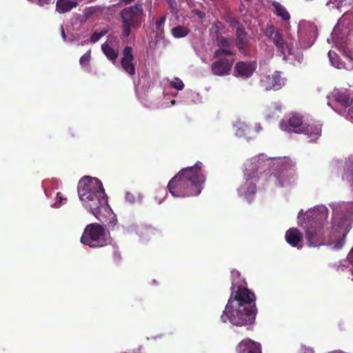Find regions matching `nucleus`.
Returning <instances> with one entry per match:
<instances>
[{
    "instance_id": "obj_1",
    "label": "nucleus",
    "mask_w": 353,
    "mask_h": 353,
    "mask_svg": "<svg viewBox=\"0 0 353 353\" xmlns=\"http://www.w3.org/2000/svg\"><path fill=\"white\" fill-rule=\"evenodd\" d=\"M332 210V226L328 239L324 236L323 223L327 218L328 209L323 205L310 208V247L326 245L333 250H340L352 228L353 202H334Z\"/></svg>"
},
{
    "instance_id": "obj_2",
    "label": "nucleus",
    "mask_w": 353,
    "mask_h": 353,
    "mask_svg": "<svg viewBox=\"0 0 353 353\" xmlns=\"http://www.w3.org/2000/svg\"><path fill=\"white\" fill-rule=\"evenodd\" d=\"M231 294L225 305L221 319H228L232 325L243 326L254 323L257 309L256 296L247 287L233 282L230 288Z\"/></svg>"
},
{
    "instance_id": "obj_3",
    "label": "nucleus",
    "mask_w": 353,
    "mask_h": 353,
    "mask_svg": "<svg viewBox=\"0 0 353 353\" xmlns=\"http://www.w3.org/2000/svg\"><path fill=\"white\" fill-rule=\"evenodd\" d=\"M77 189L84 208L103 222L105 219L104 212L108 208V198L102 182L97 178L85 176L79 180Z\"/></svg>"
},
{
    "instance_id": "obj_4",
    "label": "nucleus",
    "mask_w": 353,
    "mask_h": 353,
    "mask_svg": "<svg viewBox=\"0 0 353 353\" xmlns=\"http://www.w3.org/2000/svg\"><path fill=\"white\" fill-rule=\"evenodd\" d=\"M205 176L202 172V163L181 169L168 182V189L174 197L199 195L204 187Z\"/></svg>"
},
{
    "instance_id": "obj_5",
    "label": "nucleus",
    "mask_w": 353,
    "mask_h": 353,
    "mask_svg": "<svg viewBox=\"0 0 353 353\" xmlns=\"http://www.w3.org/2000/svg\"><path fill=\"white\" fill-rule=\"evenodd\" d=\"M121 22V38H128L131 34L132 29H138L141 26L144 19L142 3H136L124 8L119 12Z\"/></svg>"
},
{
    "instance_id": "obj_6",
    "label": "nucleus",
    "mask_w": 353,
    "mask_h": 353,
    "mask_svg": "<svg viewBox=\"0 0 353 353\" xmlns=\"http://www.w3.org/2000/svg\"><path fill=\"white\" fill-rule=\"evenodd\" d=\"M80 241L84 245L97 248L110 244L112 238L109 231L104 226L99 223H94L85 226Z\"/></svg>"
},
{
    "instance_id": "obj_7",
    "label": "nucleus",
    "mask_w": 353,
    "mask_h": 353,
    "mask_svg": "<svg viewBox=\"0 0 353 353\" xmlns=\"http://www.w3.org/2000/svg\"><path fill=\"white\" fill-rule=\"evenodd\" d=\"M235 53L229 49L218 48L213 52V58L216 61L210 65L211 72L216 76H227L232 71L234 63L233 59H228L224 56H234Z\"/></svg>"
},
{
    "instance_id": "obj_8",
    "label": "nucleus",
    "mask_w": 353,
    "mask_h": 353,
    "mask_svg": "<svg viewBox=\"0 0 353 353\" xmlns=\"http://www.w3.org/2000/svg\"><path fill=\"white\" fill-rule=\"evenodd\" d=\"M332 99L342 108L339 113L347 119L353 122V107L351 105L352 99L349 97L346 91L334 90L332 93Z\"/></svg>"
},
{
    "instance_id": "obj_9",
    "label": "nucleus",
    "mask_w": 353,
    "mask_h": 353,
    "mask_svg": "<svg viewBox=\"0 0 353 353\" xmlns=\"http://www.w3.org/2000/svg\"><path fill=\"white\" fill-rule=\"evenodd\" d=\"M235 46L244 57L251 54V43L244 26H239L236 30Z\"/></svg>"
},
{
    "instance_id": "obj_10",
    "label": "nucleus",
    "mask_w": 353,
    "mask_h": 353,
    "mask_svg": "<svg viewBox=\"0 0 353 353\" xmlns=\"http://www.w3.org/2000/svg\"><path fill=\"white\" fill-rule=\"evenodd\" d=\"M285 84V79L281 77L279 71H274L271 75L263 76L259 82L261 89L265 91L278 90Z\"/></svg>"
},
{
    "instance_id": "obj_11",
    "label": "nucleus",
    "mask_w": 353,
    "mask_h": 353,
    "mask_svg": "<svg viewBox=\"0 0 353 353\" xmlns=\"http://www.w3.org/2000/svg\"><path fill=\"white\" fill-rule=\"evenodd\" d=\"M256 68V61H238L234 68V76L237 78L248 79L253 75Z\"/></svg>"
},
{
    "instance_id": "obj_12",
    "label": "nucleus",
    "mask_w": 353,
    "mask_h": 353,
    "mask_svg": "<svg viewBox=\"0 0 353 353\" xmlns=\"http://www.w3.org/2000/svg\"><path fill=\"white\" fill-rule=\"evenodd\" d=\"M303 116L296 112H293L288 120L287 123L283 120L280 123V127L282 130L285 131H293L296 133H306L307 128L303 126Z\"/></svg>"
},
{
    "instance_id": "obj_13",
    "label": "nucleus",
    "mask_w": 353,
    "mask_h": 353,
    "mask_svg": "<svg viewBox=\"0 0 353 353\" xmlns=\"http://www.w3.org/2000/svg\"><path fill=\"white\" fill-rule=\"evenodd\" d=\"M134 60L131 46H125L123 50V57L121 59V65L123 70L130 76H134L136 73Z\"/></svg>"
},
{
    "instance_id": "obj_14",
    "label": "nucleus",
    "mask_w": 353,
    "mask_h": 353,
    "mask_svg": "<svg viewBox=\"0 0 353 353\" xmlns=\"http://www.w3.org/2000/svg\"><path fill=\"white\" fill-rule=\"evenodd\" d=\"M245 183L239 189V192L243 194L246 199L249 200L256 192V183L259 180V176L254 172L247 173Z\"/></svg>"
},
{
    "instance_id": "obj_15",
    "label": "nucleus",
    "mask_w": 353,
    "mask_h": 353,
    "mask_svg": "<svg viewBox=\"0 0 353 353\" xmlns=\"http://www.w3.org/2000/svg\"><path fill=\"white\" fill-rule=\"evenodd\" d=\"M238 353H261V346L259 343L250 339L242 340L236 346Z\"/></svg>"
},
{
    "instance_id": "obj_16",
    "label": "nucleus",
    "mask_w": 353,
    "mask_h": 353,
    "mask_svg": "<svg viewBox=\"0 0 353 353\" xmlns=\"http://www.w3.org/2000/svg\"><path fill=\"white\" fill-rule=\"evenodd\" d=\"M285 238L286 241L293 247H301L303 241L302 233L296 228H290L286 231Z\"/></svg>"
},
{
    "instance_id": "obj_17",
    "label": "nucleus",
    "mask_w": 353,
    "mask_h": 353,
    "mask_svg": "<svg viewBox=\"0 0 353 353\" xmlns=\"http://www.w3.org/2000/svg\"><path fill=\"white\" fill-rule=\"evenodd\" d=\"M138 234L143 241H149L159 236V231L150 225H144L138 230Z\"/></svg>"
},
{
    "instance_id": "obj_18",
    "label": "nucleus",
    "mask_w": 353,
    "mask_h": 353,
    "mask_svg": "<svg viewBox=\"0 0 353 353\" xmlns=\"http://www.w3.org/2000/svg\"><path fill=\"white\" fill-rule=\"evenodd\" d=\"M271 40L276 46L277 52L280 53V55H282L283 57V59H285L286 43H285L282 34L280 32L279 30L277 32H276V34H274Z\"/></svg>"
},
{
    "instance_id": "obj_19",
    "label": "nucleus",
    "mask_w": 353,
    "mask_h": 353,
    "mask_svg": "<svg viewBox=\"0 0 353 353\" xmlns=\"http://www.w3.org/2000/svg\"><path fill=\"white\" fill-rule=\"evenodd\" d=\"M78 3L72 0H57L56 10L59 13L70 12L72 8H76Z\"/></svg>"
},
{
    "instance_id": "obj_20",
    "label": "nucleus",
    "mask_w": 353,
    "mask_h": 353,
    "mask_svg": "<svg viewBox=\"0 0 353 353\" xmlns=\"http://www.w3.org/2000/svg\"><path fill=\"white\" fill-rule=\"evenodd\" d=\"M101 50L109 60L112 61H116L119 54L118 50L114 49L107 43H104L101 45Z\"/></svg>"
},
{
    "instance_id": "obj_21",
    "label": "nucleus",
    "mask_w": 353,
    "mask_h": 353,
    "mask_svg": "<svg viewBox=\"0 0 353 353\" xmlns=\"http://www.w3.org/2000/svg\"><path fill=\"white\" fill-rule=\"evenodd\" d=\"M272 5L274 8L275 14L278 17H281L284 21H288L290 19V14L283 5L276 1L273 2Z\"/></svg>"
},
{
    "instance_id": "obj_22",
    "label": "nucleus",
    "mask_w": 353,
    "mask_h": 353,
    "mask_svg": "<svg viewBox=\"0 0 353 353\" xmlns=\"http://www.w3.org/2000/svg\"><path fill=\"white\" fill-rule=\"evenodd\" d=\"M190 32V29L183 26H177L171 30L172 35L176 39L186 37Z\"/></svg>"
},
{
    "instance_id": "obj_23",
    "label": "nucleus",
    "mask_w": 353,
    "mask_h": 353,
    "mask_svg": "<svg viewBox=\"0 0 353 353\" xmlns=\"http://www.w3.org/2000/svg\"><path fill=\"white\" fill-rule=\"evenodd\" d=\"M328 57L330 59V61L334 67L338 69H342L346 68L345 64L341 61L338 57L336 53L332 50H330L328 54Z\"/></svg>"
},
{
    "instance_id": "obj_24",
    "label": "nucleus",
    "mask_w": 353,
    "mask_h": 353,
    "mask_svg": "<svg viewBox=\"0 0 353 353\" xmlns=\"http://www.w3.org/2000/svg\"><path fill=\"white\" fill-rule=\"evenodd\" d=\"M343 179L353 183V159L346 162Z\"/></svg>"
},
{
    "instance_id": "obj_25",
    "label": "nucleus",
    "mask_w": 353,
    "mask_h": 353,
    "mask_svg": "<svg viewBox=\"0 0 353 353\" xmlns=\"http://www.w3.org/2000/svg\"><path fill=\"white\" fill-rule=\"evenodd\" d=\"M251 129L245 123H239L237 130L236 131V135L239 137H249L250 135Z\"/></svg>"
},
{
    "instance_id": "obj_26",
    "label": "nucleus",
    "mask_w": 353,
    "mask_h": 353,
    "mask_svg": "<svg viewBox=\"0 0 353 353\" xmlns=\"http://www.w3.org/2000/svg\"><path fill=\"white\" fill-rule=\"evenodd\" d=\"M312 125V128H310V141H316L321 133V123L320 122L315 121Z\"/></svg>"
},
{
    "instance_id": "obj_27",
    "label": "nucleus",
    "mask_w": 353,
    "mask_h": 353,
    "mask_svg": "<svg viewBox=\"0 0 353 353\" xmlns=\"http://www.w3.org/2000/svg\"><path fill=\"white\" fill-rule=\"evenodd\" d=\"M166 20V16H162L159 20L156 21L155 28L157 34L161 36L164 34V24Z\"/></svg>"
},
{
    "instance_id": "obj_28",
    "label": "nucleus",
    "mask_w": 353,
    "mask_h": 353,
    "mask_svg": "<svg viewBox=\"0 0 353 353\" xmlns=\"http://www.w3.org/2000/svg\"><path fill=\"white\" fill-rule=\"evenodd\" d=\"M216 41L219 48L228 49L230 46V39L225 37H218Z\"/></svg>"
},
{
    "instance_id": "obj_29",
    "label": "nucleus",
    "mask_w": 353,
    "mask_h": 353,
    "mask_svg": "<svg viewBox=\"0 0 353 353\" xmlns=\"http://www.w3.org/2000/svg\"><path fill=\"white\" fill-rule=\"evenodd\" d=\"M91 59V50L87 51L79 59V63L82 67H87Z\"/></svg>"
},
{
    "instance_id": "obj_30",
    "label": "nucleus",
    "mask_w": 353,
    "mask_h": 353,
    "mask_svg": "<svg viewBox=\"0 0 353 353\" xmlns=\"http://www.w3.org/2000/svg\"><path fill=\"white\" fill-rule=\"evenodd\" d=\"M108 33V30H103L101 32H94L90 37V42L94 43L97 42L102 37L105 36Z\"/></svg>"
},
{
    "instance_id": "obj_31",
    "label": "nucleus",
    "mask_w": 353,
    "mask_h": 353,
    "mask_svg": "<svg viewBox=\"0 0 353 353\" xmlns=\"http://www.w3.org/2000/svg\"><path fill=\"white\" fill-rule=\"evenodd\" d=\"M170 85L172 88L177 90H182L184 88V83L180 79L177 77L174 78V81L171 82Z\"/></svg>"
},
{
    "instance_id": "obj_32",
    "label": "nucleus",
    "mask_w": 353,
    "mask_h": 353,
    "mask_svg": "<svg viewBox=\"0 0 353 353\" xmlns=\"http://www.w3.org/2000/svg\"><path fill=\"white\" fill-rule=\"evenodd\" d=\"M226 21L228 23L229 26L233 28L236 27L237 29L239 26H244L243 24L240 23L236 18L233 17H228Z\"/></svg>"
},
{
    "instance_id": "obj_33",
    "label": "nucleus",
    "mask_w": 353,
    "mask_h": 353,
    "mask_svg": "<svg viewBox=\"0 0 353 353\" xmlns=\"http://www.w3.org/2000/svg\"><path fill=\"white\" fill-rule=\"evenodd\" d=\"M302 214H303V210H301L299 212V215H298L299 222L305 228V233L306 238H309V227L306 222L303 221Z\"/></svg>"
},
{
    "instance_id": "obj_34",
    "label": "nucleus",
    "mask_w": 353,
    "mask_h": 353,
    "mask_svg": "<svg viewBox=\"0 0 353 353\" xmlns=\"http://www.w3.org/2000/svg\"><path fill=\"white\" fill-rule=\"evenodd\" d=\"M278 31L279 30H276L273 26H270L265 30V35L271 39Z\"/></svg>"
},
{
    "instance_id": "obj_35",
    "label": "nucleus",
    "mask_w": 353,
    "mask_h": 353,
    "mask_svg": "<svg viewBox=\"0 0 353 353\" xmlns=\"http://www.w3.org/2000/svg\"><path fill=\"white\" fill-rule=\"evenodd\" d=\"M194 13L195 15L199 19H204L205 18V12L199 10H194Z\"/></svg>"
},
{
    "instance_id": "obj_36",
    "label": "nucleus",
    "mask_w": 353,
    "mask_h": 353,
    "mask_svg": "<svg viewBox=\"0 0 353 353\" xmlns=\"http://www.w3.org/2000/svg\"><path fill=\"white\" fill-rule=\"evenodd\" d=\"M52 3V0H38V3L41 6H43L45 5H48Z\"/></svg>"
},
{
    "instance_id": "obj_37",
    "label": "nucleus",
    "mask_w": 353,
    "mask_h": 353,
    "mask_svg": "<svg viewBox=\"0 0 353 353\" xmlns=\"http://www.w3.org/2000/svg\"><path fill=\"white\" fill-rule=\"evenodd\" d=\"M347 52H346V50H344V52L345 53H349V54H347V57H350V59L353 60V52L351 51L350 48L349 47H347Z\"/></svg>"
},
{
    "instance_id": "obj_38",
    "label": "nucleus",
    "mask_w": 353,
    "mask_h": 353,
    "mask_svg": "<svg viewBox=\"0 0 353 353\" xmlns=\"http://www.w3.org/2000/svg\"><path fill=\"white\" fill-rule=\"evenodd\" d=\"M231 275L232 277H239L240 276V272L238 270H232L231 271Z\"/></svg>"
},
{
    "instance_id": "obj_39",
    "label": "nucleus",
    "mask_w": 353,
    "mask_h": 353,
    "mask_svg": "<svg viewBox=\"0 0 353 353\" xmlns=\"http://www.w3.org/2000/svg\"><path fill=\"white\" fill-rule=\"evenodd\" d=\"M279 163L281 164V167H283V170H286L287 167L289 166V164L286 163L285 160H282L281 161L279 162Z\"/></svg>"
},
{
    "instance_id": "obj_40",
    "label": "nucleus",
    "mask_w": 353,
    "mask_h": 353,
    "mask_svg": "<svg viewBox=\"0 0 353 353\" xmlns=\"http://www.w3.org/2000/svg\"><path fill=\"white\" fill-rule=\"evenodd\" d=\"M113 254L115 260L119 261L121 259V254L119 252L114 251Z\"/></svg>"
},
{
    "instance_id": "obj_41",
    "label": "nucleus",
    "mask_w": 353,
    "mask_h": 353,
    "mask_svg": "<svg viewBox=\"0 0 353 353\" xmlns=\"http://www.w3.org/2000/svg\"><path fill=\"white\" fill-rule=\"evenodd\" d=\"M221 22H219V21H217L216 23H214L213 24V27H214V28H216V31L217 32H219V29H220V26H221Z\"/></svg>"
},
{
    "instance_id": "obj_42",
    "label": "nucleus",
    "mask_w": 353,
    "mask_h": 353,
    "mask_svg": "<svg viewBox=\"0 0 353 353\" xmlns=\"http://www.w3.org/2000/svg\"><path fill=\"white\" fill-rule=\"evenodd\" d=\"M61 36L64 41H66V35L64 31V28L63 26H61Z\"/></svg>"
},
{
    "instance_id": "obj_43",
    "label": "nucleus",
    "mask_w": 353,
    "mask_h": 353,
    "mask_svg": "<svg viewBox=\"0 0 353 353\" xmlns=\"http://www.w3.org/2000/svg\"><path fill=\"white\" fill-rule=\"evenodd\" d=\"M262 130V127L260 124H257L255 127V130L256 132H259Z\"/></svg>"
},
{
    "instance_id": "obj_44",
    "label": "nucleus",
    "mask_w": 353,
    "mask_h": 353,
    "mask_svg": "<svg viewBox=\"0 0 353 353\" xmlns=\"http://www.w3.org/2000/svg\"><path fill=\"white\" fill-rule=\"evenodd\" d=\"M134 0H121L122 2L125 3L126 4L131 3Z\"/></svg>"
},
{
    "instance_id": "obj_45",
    "label": "nucleus",
    "mask_w": 353,
    "mask_h": 353,
    "mask_svg": "<svg viewBox=\"0 0 353 353\" xmlns=\"http://www.w3.org/2000/svg\"><path fill=\"white\" fill-rule=\"evenodd\" d=\"M87 44H88V41L87 40H84V41L81 42V46H85V45H87Z\"/></svg>"
},
{
    "instance_id": "obj_46",
    "label": "nucleus",
    "mask_w": 353,
    "mask_h": 353,
    "mask_svg": "<svg viewBox=\"0 0 353 353\" xmlns=\"http://www.w3.org/2000/svg\"><path fill=\"white\" fill-rule=\"evenodd\" d=\"M352 253H353V248L352 249L351 252H350V253L349 254V255H348V259H350V258H351V255L352 254Z\"/></svg>"
},
{
    "instance_id": "obj_47",
    "label": "nucleus",
    "mask_w": 353,
    "mask_h": 353,
    "mask_svg": "<svg viewBox=\"0 0 353 353\" xmlns=\"http://www.w3.org/2000/svg\"><path fill=\"white\" fill-rule=\"evenodd\" d=\"M168 3H170V7L172 8V6H173L172 1H169Z\"/></svg>"
},
{
    "instance_id": "obj_48",
    "label": "nucleus",
    "mask_w": 353,
    "mask_h": 353,
    "mask_svg": "<svg viewBox=\"0 0 353 353\" xmlns=\"http://www.w3.org/2000/svg\"><path fill=\"white\" fill-rule=\"evenodd\" d=\"M288 54H292L290 49H288Z\"/></svg>"
},
{
    "instance_id": "obj_49",
    "label": "nucleus",
    "mask_w": 353,
    "mask_h": 353,
    "mask_svg": "<svg viewBox=\"0 0 353 353\" xmlns=\"http://www.w3.org/2000/svg\"><path fill=\"white\" fill-rule=\"evenodd\" d=\"M310 32H311L312 28L315 29V27L312 28V26H310Z\"/></svg>"
}]
</instances>
